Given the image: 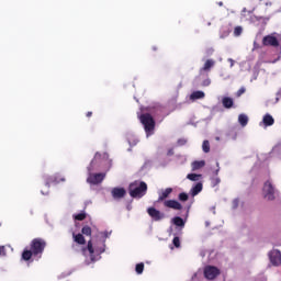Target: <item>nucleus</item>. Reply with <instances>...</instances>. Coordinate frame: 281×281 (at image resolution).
I'll list each match as a JSON object with an SVG mask.
<instances>
[{
    "instance_id": "obj_1",
    "label": "nucleus",
    "mask_w": 281,
    "mask_h": 281,
    "mask_svg": "<svg viewBox=\"0 0 281 281\" xmlns=\"http://www.w3.org/2000/svg\"><path fill=\"white\" fill-rule=\"evenodd\" d=\"M111 232L105 231L97 235L95 238L90 239L86 248H82V255L85 256L86 265L98 262L101 260L102 254L106 251V238H110Z\"/></svg>"
},
{
    "instance_id": "obj_16",
    "label": "nucleus",
    "mask_w": 281,
    "mask_h": 281,
    "mask_svg": "<svg viewBox=\"0 0 281 281\" xmlns=\"http://www.w3.org/2000/svg\"><path fill=\"white\" fill-rule=\"evenodd\" d=\"M165 207H170L171 210H183V205L176 200H167L164 203Z\"/></svg>"
},
{
    "instance_id": "obj_44",
    "label": "nucleus",
    "mask_w": 281,
    "mask_h": 281,
    "mask_svg": "<svg viewBox=\"0 0 281 281\" xmlns=\"http://www.w3.org/2000/svg\"><path fill=\"white\" fill-rule=\"evenodd\" d=\"M157 112L156 113H164V108L160 105H157Z\"/></svg>"
},
{
    "instance_id": "obj_38",
    "label": "nucleus",
    "mask_w": 281,
    "mask_h": 281,
    "mask_svg": "<svg viewBox=\"0 0 281 281\" xmlns=\"http://www.w3.org/2000/svg\"><path fill=\"white\" fill-rule=\"evenodd\" d=\"M179 200L180 201H188V193H184V192L180 193L179 194Z\"/></svg>"
},
{
    "instance_id": "obj_3",
    "label": "nucleus",
    "mask_w": 281,
    "mask_h": 281,
    "mask_svg": "<svg viewBox=\"0 0 281 281\" xmlns=\"http://www.w3.org/2000/svg\"><path fill=\"white\" fill-rule=\"evenodd\" d=\"M147 191L148 184L139 180L132 182L128 187L130 196H132V199H142V196L146 195Z\"/></svg>"
},
{
    "instance_id": "obj_15",
    "label": "nucleus",
    "mask_w": 281,
    "mask_h": 281,
    "mask_svg": "<svg viewBox=\"0 0 281 281\" xmlns=\"http://www.w3.org/2000/svg\"><path fill=\"white\" fill-rule=\"evenodd\" d=\"M113 199H124L126 196L125 188H113L111 192Z\"/></svg>"
},
{
    "instance_id": "obj_20",
    "label": "nucleus",
    "mask_w": 281,
    "mask_h": 281,
    "mask_svg": "<svg viewBox=\"0 0 281 281\" xmlns=\"http://www.w3.org/2000/svg\"><path fill=\"white\" fill-rule=\"evenodd\" d=\"M170 194H172V188H167V189L162 190L161 192H159L158 202L165 201V199H168V196H170Z\"/></svg>"
},
{
    "instance_id": "obj_43",
    "label": "nucleus",
    "mask_w": 281,
    "mask_h": 281,
    "mask_svg": "<svg viewBox=\"0 0 281 281\" xmlns=\"http://www.w3.org/2000/svg\"><path fill=\"white\" fill-rule=\"evenodd\" d=\"M216 166H217V169L214 171V175H215L216 177H218V172H221V167H218V166H220L218 162H216Z\"/></svg>"
},
{
    "instance_id": "obj_22",
    "label": "nucleus",
    "mask_w": 281,
    "mask_h": 281,
    "mask_svg": "<svg viewBox=\"0 0 281 281\" xmlns=\"http://www.w3.org/2000/svg\"><path fill=\"white\" fill-rule=\"evenodd\" d=\"M72 238L74 241L77 243V245H85L87 243L82 234L72 233Z\"/></svg>"
},
{
    "instance_id": "obj_27",
    "label": "nucleus",
    "mask_w": 281,
    "mask_h": 281,
    "mask_svg": "<svg viewBox=\"0 0 281 281\" xmlns=\"http://www.w3.org/2000/svg\"><path fill=\"white\" fill-rule=\"evenodd\" d=\"M201 175L199 173H189L187 175V179H189V181H199V179H201Z\"/></svg>"
},
{
    "instance_id": "obj_59",
    "label": "nucleus",
    "mask_w": 281,
    "mask_h": 281,
    "mask_svg": "<svg viewBox=\"0 0 281 281\" xmlns=\"http://www.w3.org/2000/svg\"><path fill=\"white\" fill-rule=\"evenodd\" d=\"M127 150L131 151V148H128Z\"/></svg>"
},
{
    "instance_id": "obj_13",
    "label": "nucleus",
    "mask_w": 281,
    "mask_h": 281,
    "mask_svg": "<svg viewBox=\"0 0 281 281\" xmlns=\"http://www.w3.org/2000/svg\"><path fill=\"white\" fill-rule=\"evenodd\" d=\"M269 260L273 267H280L281 265V252L280 250H271L269 252Z\"/></svg>"
},
{
    "instance_id": "obj_60",
    "label": "nucleus",
    "mask_w": 281,
    "mask_h": 281,
    "mask_svg": "<svg viewBox=\"0 0 281 281\" xmlns=\"http://www.w3.org/2000/svg\"><path fill=\"white\" fill-rule=\"evenodd\" d=\"M272 63H276V60H273Z\"/></svg>"
},
{
    "instance_id": "obj_26",
    "label": "nucleus",
    "mask_w": 281,
    "mask_h": 281,
    "mask_svg": "<svg viewBox=\"0 0 281 281\" xmlns=\"http://www.w3.org/2000/svg\"><path fill=\"white\" fill-rule=\"evenodd\" d=\"M205 166V160H200V161H193L192 162V170H201Z\"/></svg>"
},
{
    "instance_id": "obj_28",
    "label": "nucleus",
    "mask_w": 281,
    "mask_h": 281,
    "mask_svg": "<svg viewBox=\"0 0 281 281\" xmlns=\"http://www.w3.org/2000/svg\"><path fill=\"white\" fill-rule=\"evenodd\" d=\"M34 256V252L32 250H24L22 254V260H30Z\"/></svg>"
},
{
    "instance_id": "obj_50",
    "label": "nucleus",
    "mask_w": 281,
    "mask_h": 281,
    "mask_svg": "<svg viewBox=\"0 0 281 281\" xmlns=\"http://www.w3.org/2000/svg\"><path fill=\"white\" fill-rule=\"evenodd\" d=\"M261 281H267V278H265V276H262Z\"/></svg>"
},
{
    "instance_id": "obj_7",
    "label": "nucleus",
    "mask_w": 281,
    "mask_h": 281,
    "mask_svg": "<svg viewBox=\"0 0 281 281\" xmlns=\"http://www.w3.org/2000/svg\"><path fill=\"white\" fill-rule=\"evenodd\" d=\"M212 85V79H210V75L204 74L201 76L199 74L198 77L193 80V87L199 88V87H210Z\"/></svg>"
},
{
    "instance_id": "obj_53",
    "label": "nucleus",
    "mask_w": 281,
    "mask_h": 281,
    "mask_svg": "<svg viewBox=\"0 0 281 281\" xmlns=\"http://www.w3.org/2000/svg\"><path fill=\"white\" fill-rule=\"evenodd\" d=\"M206 227H210V222H205Z\"/></svg>"
},
{
    "instance_id": "obj_6",
    "label": "nucleus",
    "mask_w": 281,
    "mask_h": 281,
    "mask_svg": "<svg viewBox=\"0 0 281 281\" xmlns=\"http://www.w3.org/2000/svg\"><path fill=\"white\" fill-rule=\"evenodd\" d=\"M46 243L42 238H35L31 243V251L33 256H37V259L43 256V251H45Z\"/></svg>"
},
{
    "instance_id": "obj_29",
    "label": "nucleus",
    "mask_w": 281,
    "mask_h": 281,
    "mask_svg": "<svg viewBox=\"0 0 281 281\" xmlns=\"http://www.w3.org/2000/svg\"><path fill=\"white\" fill-rule=\"evenodd\" d=\"M135 271L138 276H142L144 273V262L137 263Z\"/></svg>"
},
{
    "instance_id": "obj_14",
    "label": "nucleus",
    "mask_w": 281,
    "mask_h": 281,
    "mask_svg": "<svg viewBox=\"0 0 281 281\" xmlns=\"http://www.w3.org/2000/svg\"><path fill=\"white\" fill-rule=\"evenodd\" d=\"M172 225L176 226L173 232H183V227H186V221L180 216H175L171 218Z\"/></svg>"
},
{
    "instance_id": "obj_35",
    "label": "nucleus",
    "mask_w": 281,
    "mask_h": 281,
    "mask_svg": "<svg viewBox=\"0 0 281 281\" xmlns=\"http://www.w3.org/2000/svg\"><path fill=\"white\" fill-rule=\"evenodd\" d=\"M243 34V26H236L234 29V36H240Z\"/></svg>"
},
{
    "instance_id": "obj_37",
    "label": "nucleus",
    "mask_w": 281,
    "mask_h": 281,
    "mask_svg": "<svg viewBox=\"0 0 281 281\" xmlns=\"http://www.w3.org/2000/svg\"><path fill=\"white\" fill-rule=\"evenodd\" d=\"M186 144H188V139H186V138L178 139V146H186Z\"/></svg>"
},
{
    "instance_id": "obj_32",
    "label": "nucleus",
    "mask_w": 281,
    "mask_h": 281,
    "mask_svg": "<svg viewBox=\"0 0 281 281\" xmlns=\"http://www.w3.org/2000/svg\"><path fill=\"white\" fill-rule=\"evenodd\" d=\"M218 183H221V178H218V177L212 178V180H211L212 188H216V186H218Z\"/></svg>"
},
{
    "instance_id": "obj_18",
    "label": "nucleus",
    "mask_w": 281,
    "mask_h": 281,
    "mask_svg": "<svg viewBox=\"0 0 281 281\" xmlns=\"http://www.w3.org/2000/svg\"><path fill=\"white\" fill-rule=\"evenodd\" d=\"M44 181H45V187L46 188H49L50 183H54L55 186L60 183V180L58 179V176H54V177L44 176Z\"/></svg>"
},
{
    "instance_id": "obj_11",
    "label": "nucleus",
    "mask_w": 281,
    "mask_h": 281,
    "mask_svg": "<svg viewBox=\"0 0 281 281\" xmlns=\"http://www.w3.org/2000/svg\"><path fill=\"white\" fill-rule=\"evenodd\" d=\"M215 65L216 61L214 59H206L203 67L199 70L200 76H205V74L210 75V71H212Z\"/></svg>"
},
{
    "instance_id": "obj_9",
    "label": "nucleus",
    "mask_w": 281,
    "mask_h": 281,
    "mask_svg": "<svg viewBox=\"0 0 281 281\" xmlns=\"http://www.w3.org/2000/svg\"><path fill=\"white\" fill-rule=\"evenodd\" d=\"M220 274L221 270L214 266H206L204 268V278H206V280H214Z\"/></svg>"
},
{
    "instance_id": "obj_8",
    "label": "nucleus",
    "mask_w": 281,
    "mask_h": 281,
    "mask_svg": "<svg viewBox=\"0 0 281 281\" xmlns=\"http://www.w3.org/2000/svg\"><path fill=\"white\" fill-rule=\"evenodd\" d=\"M278 33H272L262 38V45L266 47H280V40L276 36Z\"/></svg>"
},
{
    "instance_id": "obj_30",
    "label": "nucleus",
    "mask_w": 281,
    "mask_h": 281,
    "mask_svg": "<svg viewBox=\"0 0 281 281\" xmlns=\"http://www.w3.org/2000/svg\"><path fill=\"white\" fill-rule=\"evenodd\" d=\"M75 221H85L87 218V214L86 213H78L76 215H74Z\"/></svg>"
},
{
    "instance_id": "obj_5",
    "label": "nucleus",
    "mask_w": 281,
    "mask_h": 281,
    "mask_svg": "<svg viewBox=\"0 0 281 281\" xmlns=\"http://www.w3.org/2000/svg\"><path fill=\"white\" fill-rule=\"evenodd\" d=\"M139 120L140 124H143L145 128L147 137H149V135H153V131H155V119H153V115H150L149 113H145L139 116Z\"/></svg>"
},
{
    "instance_id": "obj_51",
    "label": "nucleus",
    "mask_w": 281,
    "mask_h": 281,
    "mask_svg": "<svg viewBox=\"0 0 281 281\" xmlns=\"http://www.w3.org/2000/svg\"><path fill=\"white\" fill-rule=\"evenodd\" d=\"M209 52H210V54H214V49H212V48Z\"/></svg>"
},
{
    "instance_id": "obj_31",
    "label": "nucleus",
    "mask_w": 281,
    "mask_h": 281,
    "mask_svg": "<svg viewBox=\"0 0 281 281\" xmlns=\"http://www.w3.org/2000/svg\"><path fill=\"white\" fill-rule=\"evenodd\" d=\"M203 153H210V140H204L202 144Z\"/></svg>"
},
{
    "instance_id": "obj_54",
    "label": "nucleus",
    "mask_w": 281,
    "mask_h": 281,
    "mask_svg": "<svg viewBox=\"0 0 281 281\" xmlns=\"http://www.w3.org/2000/svg\"><path fill=\"white\" fill-rule=\"evenodd\" d=\"M67 277V274H61V277L60 278H66Z\"/></svg>"
},
{
    "instance_id": "obj_49",
    "label": "nucleus",
    "mask_w": 281,
    "mask_h": 281,
    "mask_svg": "<svg viewBox=\"0 0 281 281\" xmlns=\"http://www.w3.org/2000/svg\"><path fill=\"white\" fill-rule=\"evenodd\" d=\"M91 115H93L92 112H88V113H87V117H91Z\"/></svg>"
},
{
    "instance_id": "obj_24",
    "label": "nucleus",
    "mask_w": 281,
    "mask_h": 281,
    "mask_svg": "<svg viewBox=\"0 0 281 281\" xmlns=\"http://www.w3.org/2000/svg\"><path fill=\"white\" fill-rule=\"evenodd\" d=\"M238 123L240 124V126L243 128H245V126H247V124H249V116H247V114H239Z\"/></svg>"
},
{
    "instance_id": "obj_23",
    "label": "nucleus",
    "mask_w": 281,
    "mask_h": 281,
    "mask_svg": "<svg viewBox=\"0 0 281 281\" xmlns=\"http://www.w3.org/2000/svg\"><path fill=\"white\" fill-rule=\"evenodd\" d=\"M222 104H223L224 109H232V106H234V99H232L229 97H224L222 99Z\"/></svg>"
},
{
    "instance_id": "obj_55",
    "label": "nucleus",
    "mask_w": 281,
    "mask_h": 281,
    "mask_svg": "<svg viewBox=\"0 0 281 281\" xmlns=\"http://www.w3.org/2000/svg\"><path fill=\"white\" fill-rule=\"evenodd\" d=\"M266 5H271V2L266 3Z\"/></svg>"
},
{
    "instance_id": "obj_41",
    "label": "nucleus",
    "mask_w": 281,
    "mask_h": 281,
    "mask_svg": "<svg viewBox=\"0 0 281 281\" xmlns=\"http://www.w3.org/2000/svg\"><path fill=\"white\" fill-rule=\"evenodd\" d=\"M280 99H281V90L277 93L274 104H278V102H280Z\"/></svg>"
},
{
    "instance_id": "obj_58",
    "label": "nucleus",
    "mask_w": 281,
    "mask_h": 281,
    "mask_svg": "<svg viewBox=\"0 0 281 281\" xmlns=\"http://www.w3.org/2000/svg\"><path fill=\"white\" fill-rule=\"evenodd\" d=\"M207 25H212V23L209 22Z\"/></svg>"
},
{
    "instance_id": "obj_57",
    "label": "nucleus",
    "mask_w": 281,
    "mask_h": 281,
    "mask_svg": "<svg viewBox=\"0 0 281 281\" xmlns=\"http://www.w3.org/2000/svg\"><path fill=\"white\" fill-rule=\"evenodd\" d=\"M218 5H223V2H218Z\"/></svg>"
},
{
    "instance_id": "obj_46",
    "label": "nucleus",
    "mask_w": 281,
    "mask_h": 281,
    "mask_svg": "<svg viewBox=\"0 0 281 281\" xmlns=\"http://www.w3.org/2000/svg\"><path fill=\"white\" fill-rule=\"evenodd\" d=\"M167 155H168L169 157H171V155H175V151H173L172 149H169V150L167 151Z\"/></svg>"
},
{
    "instance_id": "obj_48",
    "label": "nucleus",
    "mask_w": 281,
    "mask_h": 281,
    "mask_svg": "<svg viewBox=\"0 0 281 281\" xmlns=\"http://www.w3.org/2000/svg\"><path fill=\"white\" fill-rule=\"evenodd\" d=\"M262 19L265 21V23H267V21H269V18H259Z\"/></svg>"
},
{
    "instance_id": "obj_17",
    "label": "nucleus",
    "mask_w": 281,
    "mask_h": 281,
    "mask_svg": "<svg viewBox=\"0 0 281 281\" xmlns=\"http://www.w3.org/2000/svg\"><path fill=\"white\" fill-rule=\"evenodd\" d=\"M201 192H203V182L193 184L190 190L191 196H196L198 194H201Z\"/></svg>"
},
{
    "instance_id": "obj_42",
    "label": "nucleus",
    "mask_w": 281,
    "mask_h": 281,
    "mask_svg": "<svg viewBox=\"0 0 281 281\" xmlns=\"http://www.w3.org/2000/svg\"><path fill=\"white\" fill-rule=\"evenodd\" d=\"M228 137L231 138V139H236V137H237V134L235 133V132H232V134H228Z\"/></svg>"
},
{
    "instance_id": "obj_36",
    "label": "nucleus",
    "mask_w": 281,
    "mask_h": 281,
    "mask_svg": "<svg viewBox=\"0 0 281 281\" xmlns=\"http://www.w3.org/2000/svg\"><path fill=\"white\" fill-rule=\"evenodd\" d=\"M239 203H240V200H239L238 198L234 199V200H233V203H232V209H233V210H237Z\"/></svg>"
},
{
    "instance_id": "obj_21",
    "label": "nucleus",
    "mask_w": 281,
    "mask_h": 281,
    "mask_svg": "<svg viewBox=\"0 0 281 281\" xmlns=\"http://www.w3.org/2000/svg\"><path fill=\"white\" fill-rule=\"evenodd\" d=\"M274 123L276 120H273V116H271V114H266L262 119V124L265 126H273Z\"/></svg>"
},
{
    "instance_id": "obj_39",
    "label": "nucleus",
    "mask_w": 281,
    "mask_h": 281,
    "mask_svg": "<svg viewBox=\"0 0 281 281\" xmlns=\"http://www.w3.org/2000/svg\"><path fill=\"white\" fill-rule=\"evenodd\" d=\"M227 63H229V67H234V65H236V60H234L233 58H228Z\"/></svg>"
},
{
    "instance_id": "obj_12",
    "label": "nucleus",
    "mask_w": 281,
    "mask_h": 281,
    "mask_svg": "<svg viewBox=\"0 0 281 281\" xmlns=\"http://www.w3.org/2000/svg\"><path fill=\"white\" fill-rule=\"evenodd\" d=\"M168 234L173 236L172 245L176 246L177 249L181 247V239H179V236H182L183 232H175V228L172 226L169 227Z\"/></svg>"
},
{
    "instance_id": "obj_34",
    "label": "nucleus",
    "mask_w": 281,
    "mask_h": 281,
    "mask_svg": "<svg viewBox=\"0 0 281 281\" xmlns=\"http://www.w3.org/2000/svg\"><path fill=\"white\" fill-rule=\"evenodd\" d=\"M227 36H229V30L220 31V38H227Z\"/></svg>"
},
{
    "instance_id": "obj_2",
    "label": "nucleus",
    "mask_w": 281,
    "mask_h": 281,
    "mask_svg": "<svg viewBox=\"0 0 281 281\" xmlns=\"http://www.w3.org/2000/svg\"><path fill=\"white\" fill-rule=\"evenodd\" d=\"M109 161V154L104 153L103 155H100V153H97L94 155V158L90 162V166L87 168L88 170V178L87 183H90V186H98L102 183L106 177V173H93L94 170H100V167Z\"/></svg>"
},
{
    "instance_id": "obj_25",
    "label": "nucleus",
    "mask_w": 281,
    "mask_h": 281,
    "mask_svg": "<svg viewBox=\"0 0 281 281\" xmlns=\"http://www.w3.org/2000/svg\"><path fill=\"white\" fill-rule=\"evenodd\" d=\"M127 142H128L131 148H133V146H137V144H139V138H137L133 135H130V136H127Z\"/></svg>"
},
{
    "instance_id": "obj_40",
    "label": "nucleus",
    "mask_w": 281,
    "mask_h": 281,
    "mask_svg": "<svg viewBox=\"0 0 281 281\" xmlns=\"http://www.w3.org/2000/svg\"><path fill=\"white\" fill-rule=\"evenodd\" d=\"M1 256H5V246H0V258Z\"/></svg>"
},
{
    "instance_id": "obj_56",
    "label": "nucleus",
    "mask_w": 281,
    "mask_h": 281,
    "mask_svg": "<svg viewBox=\"0 0 281 281\" xmlns=\"http://www.w3.org/2000/svg\"><path fill=\"white\" fill-rule=\"evenodd\" d=\"M213 214H216V211L214 210V207H213Z\"/></svg>"
},
{
    "instance_id": "obj_47",
    "label": "nucleus",
    "mask_w": 281,
    "mask_h": 281,
    "mask_svg": "<svg viewBox=\"0 0 281 281\" xmlns=\"http://www.w3.org/2000/svg\"><path fill=\"white\" fill-rule=\"evenodd\" d=\"M41 194H43V195L45 196V195L48 194V192H47V191L45 192V191L42 190V191H41Z\"/></svg>"
},
{
    "instance_id": "obj_19",
    "label": "nucleus",
    "mask_w": 281,
    "mask_h": 281,
    "mask_svg": "<svg viewBox=\"0 0 281 281\" xmlns=\"http://www.w3.org/2000/svg\"><path fill=\"white\" fill-rule=\"evenodd\" d=\"M205 98V92L201 91V90H196L193 91L190 94V100H192L194 102V100H203Z\"/></svg>"
},
{
    "instance_id": "obj_4",
    "label": "nucleus",
    "mask_w": 281,
    "mask_h": 281,
    "mask_svg": "<svg viewBox=\"0 0 281 281\" xmlns=\"http://www.w3.org/2000/svg\"><path fill=\"white\" fill-rule=\"evenodd\" d=\"M262 196L266 201H276L278 196V189L273 186L271 180H267L262 188Z\"/></svg>"
},
{
    "instance_id": "obj_10",
    "label": "nucleus",
    "mask_w": 281,
    "mask_h": 281,
    "mask_svg": "<svg viewBox=\"0 0 281 281\" xmlns=\"http://www.w3.org/2000/svg\"><path fill=\"white\" fill-rule=\"evenodd\" d=\"M147 213L150 216V218H153V221L156 222L164 221V218H166V214L155 207H148Z\"/></svg>"
},
{
    "instance_id": "obj_45",
    "label": "nucleus",
    "mask_w": 281,
    "mask_h": 281,
    "mask_svg": "<svg viewBox=\"0 0 281 281\" xmlns=\"http://www.w3.org/2000/svg\"><path fill=\"white\" fill-rule=\"evenodd\" d=\"M245 93V88H240L237 92V95H243Z\"/></svg>"
},
{
    "instance_id": "obj_33",
    "label": "nucleus",
    "mask_w": 281,
    "mask_h": 281,
    "mask_svg": "<svg viewBox=\"0 0 281 281\" xmlns=\"http://www.w3.org/2000/svg\"><path fill=\"white\" fill-rule=\"evenodd\" d=\"M81 233H82L85 236H91V227H89V226H83L82 229H81Z\"/></svg>"
},
{
    "instance_id": "obj_52",
    "label": "nucleus",
    "mask_w": 281,
    "mask_h": 281,
    "mask_svg": "<svg viewBox=\"0 0 281 281\" xmlns=\"http://www.w3.org/2000/svg\"><path fill=\"white\" fill-rule=\"evenodd\" d=\"M59 181H65V177L59 178Z\"/></svg>"
}]
</instances>
